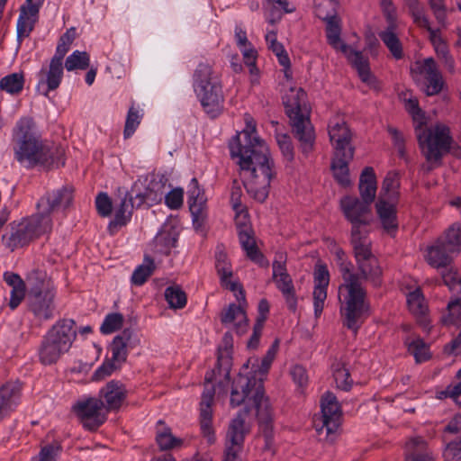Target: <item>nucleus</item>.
<instances>
[{"label":"nucleus","instance_id":"nucleus-1","mask_svg":"<svg viewBox=\"0 0 461 461\" xmlns=\"http://www.w3.org/2000/svg\"><path fill=\"white\" fill-rule=\"evenodd\" d=\"M245 128L241 133L245 136L246 145L241 147L238 142L239 136L230 143V153L237 159L240 169L245 174L247 192L257 201L264 202L269 194L271 181L276 177V171L271 158L268 146L257 134V123L254 118L244 115Z\"/></svg>","mask_w":461,"mask_h":461},{"label":"nucleus","instance_id":"nucleus-2","mask_svg":"<svg viewBox=\"0 0 461 461\" xmlns=\"http://www.w3.org/2000/svg\"><path fill=\"white\" fill-rule=\"evenodd\" d=\"M278 348L279 340L276 339L261 359L257 357H249L233 381L230 391V405L233 408L253 401L259 418L265 422L266 433H268V430L269 433L271 432L268 423L270 405L264 394L263 382L276 357ZM268 436L267 434V438Z\"/></svg>","mask_w":461,"mask_h":461},{"label":"nucleus","instance_id":"nucleus-3","mask_svg":"<svg viewBox=\"0 0 461 461\" xmlns=\"http://www.w3.org/2000/svg\"><path fill=\"white\" fill-rule=\"evenodd\" d=\"M334 254L343 278V283L339 287V299L341 303L340 312L343 321L349 330L357 332L363 319L369 312V306L366 302V292L345 252L335 246Z\"/></svg>","mask_w":461,"mask_h":461},{"label":"nucleus","instance_id":"nucleus-4","mask_svg":"<svg viewBox=\"0 0 461 461\" xmlns=\"http://www.w3.org/2000/svg\"><path fill=\"white\" fill-rule=\"evenodd\" d=\"M12 135L14 158L23 167L31 169L52 159L50 147L36 131L32 118H20Z\"/></svg>","mask_w":461,"mask_h":461},{"label":"nucleus","instance_id":"nucleus-5","mask_svg":"<svg viewBox=\"0 0 461 461\" xmlns=\"http://www.w3.org/2000/svg\"><path fill=\"white\" fill-rule=\"evenodd\" d=\"M405 108L415 123L420 147L427 161L433 164L439 163L443 154L450 148L451 137L448 127L436 124L428 130H422V126L426 124V116L419 107L416 98H409L405 103Z\"/></svg>","mask_w":461,"mask_h":461},{"label":"nucleus","instance_id":"nucleus-6","mask_svg":"<svg viewBox=\"0 0 461 461\" xmlns=\"http://www.w3.org/2000/svg\"><path fill=\"white\" fill-rule=\"evenodd\" d=\"M223 346L218 349V366L216 370L206 373L204 381L205 388L200 403V427L203 438L212 445L216 441L215 431L212 427V402L214 397V387L212 384L217 380V375L229 379L230 369V351L232 348V337L226 333L222 339Z\"/></svg>","mask_w":461,"mask_h":461},{"label":"nucleus","instance_id":"nucleus-7","mask_svg":"<svg viewBox=\"0 0 461 461\" xmlns=\"http://www.w3.org/2000/svg\"><path fill=\"white\" fill-rule=\"evenodd\" d=\"M285 112L303 153L308 155L315 143V131L310 120L311 108L302 88L291 87L283 97Z\"/></svg>","mask_w":461,"mask_h":461},{"label":"nucleus","instance_id":"nucleus-8","mask_svg":"<svg viewBox=\"0 0 461 461\" xmlns=\"http://www.w3.org/2000/svg\"><path fill=\"white\" fill-rule=\"evenodd\" d=\"M316 14L318 17L326 22V36L329 44L347 57L351 65L357 69L362 82L372 88H377V80L371 73L368 59L362 52L353 50L342 41L340 38V19L335 14H324L321 5L316 7Z\"/></svg>","mask_w":461,"mask_h":461},{"label":"nucleus","instance_id":"nucleus-9","mask_svg":"<svg viewBox=\"0 0 461 461\" xmlns=\"http://www.w3.org/2000/svg\"><path fill=\"white\" fill-rule=\"evenodd\" d=\"M194 90L209 116L214 118L221 113L224 103L222 86L210 65H198L194 74Z\"/></svg>","mask_w":461,"mask_h":461},{"label":"nucleus","instance_id":"nucleus-10","mask_svg":"<svg viewBox=\"0 0 461 461\" xmlns=\"http://www.w3.org/2000/svg\"><path fill=\"white\" fill-rule=\"evenodd\" d=\"M242 405V403L240 404ZM244 410L240 411L235 418H233L230 423L229 429L226 436L225 442V455L223 461H241L240 454L243 449V443L245 435L248 433L249 429L245 424L244 416L251 410H256V414L259 420V429L263 433L265 440V448L270 450L273 439V427H272V414L270 413V420L268 421L271 432L267 433L265 431V422L261 420L258 414V410L255 407L253 401L243 403Z\"/></svg>","mask_w":461,"mask_h":461},{"label":"nucleus","instance_id":"nucleus-11","mask_svg":"<svg viewBox=\"0 0 461 461\" xmlns=\"http://www.w3.org/2000/svg\"><path fill=\"white\" fill-rule=\"evenodd\" d=\"M77 331L73 320L65 319L57 321L44 336L39 350V357L43 365L56 363L67 353L75 339Z\"/></svg>","mask_w":461,"mask_h":461},{"label":"nucleus","instance_id":"nucleus-12","mask_svg":"<svg viewBox=\"0 0 461 461\" xmlns=\"http://www.w3.org/2000/svg\"><path fill=\"white\" fill-rule=\"evenodd\" d=\"M26 280L30 285L29 307L34 316L41 321L53 318L56 289L43 271L32 270Z\"/></svg>","mask_w":461,"mask_h":461},{"label":"nucleus","instance_id":"nucleus-13","mask_svg":"<svg viewBox=\"0 0 461 461\" xmlns=\"http://www.w3.org/2000/svg\"><path fill=\"white\" fill-rule=\"evenodd\" d=\"M52 230V223L37 213L14 221L9 224V231L3 235L2 241L10 250L28 245L31 241Z\"/></svg>","mask_w":461,"mask_h":461},{"label":"nucleus","instance_id":"nucleus-14","mask_svg":"<svg viewBox=\"0 0 461 461\" xmlns=\"http://www.w3.org/2000/svg\"><path fill=\"white\" fill-rule=\"evenodd\" d=\"M340 209L352 223L351 241L367 237L366 226L370 223V204L355 196H345L340 200Z\"/></svg>","mask_w":461,"mask_h":461},{"label":"nucleus","instance_id":"nucleus-15","mask_svg":"<svg viewBox=\"0 0 461 461\" xmlns=\"http://www.w3.org/2000/svg\"><path fill=\"white\" fill-rule=\"evenodd\" d=\"M355 258L360 275L364 279L369 281L373 285L377 286L381 284L382 268L378 259L370 250V240L368 237L351 241Z\"/></svg>","mask_w":461,"mask_h":461},{"label":"nucleus","instance_id":"nucleus-16","mask_svg":"<svg viewBox=\"0 0 461 461\" xmlns=\"http://www.w3.org/2000/svg\"><path fill=\"white\" fill-rule=\"evenodd\" d=\"M322 416L314 420V427L319 436L325 433L324 439L333 441L340 425L341 411L336 397L326 393L321 400Z\"/></svg>","mask_w":461,"mask_h":461},{"label":"nucleus","instance_id":"nucleus-17","mask_svg":"<svg viewBox=\"0 0 461 461\" xmlns=\"http://www.w3.org/2000/svg\"><path fill=\"white\" fill-rule=\"evenodd\" d=\"M72 410L79 419L83 427L88 430H95L99 428L107 418L104 403L95 397H82L78 399Z\"/></svg>","mask_w":461,"mask_h":461},{"label":"nucleus","instance_id":"nucleus-18","mask_svg":"<svg viewBox=\"0 0 461 461\" xmlns=\"http://www.w3.org/2000/svg\"><path fill=\"white\" fill-rule=\"evenodd\" d=\"M411 77L420 85L427 95H438L444 86V79L432 58L415 62Z\"/></svg>","mask_w":461,"mask_h":461},{"label":"nucleus","instance_id":"nucleus-19","mask_svg":"<svg viewBox=\"0 0 461 461\" xmlns=\"http://www.w3.org/2000/svg\"><path fill=\"white\" fill-rule=\"evenodd\" d=\"M328 133L334 153H346L348 158H354L352 132L342 116L336 115L330 120Z\"/></svg>","mask_w":461,"mask_h":461},{"label":"nucleus","instance_id":"nucleus-20","mask_svg":"<svg viewBox=\"0 0 461 461\" xmlns=\"http://www.w3.org/2000/svg\"><path fill=\"white\" fill-rule=\"evenodd\" d=\"M272 267V278L276 288L282 293L289 310L295 312L297 309V296L292 277L285 267V257L282 253L276 256Z\"/></svg>","mask_w":461,"mask_h":461},{"label":"nucleus","instance_id":"nucleus-21","mask_svg":"<svg viewBox=\"0 0 461 461\" xmlns=\"http://www.w3.org/2000/svg\"><path fill=\"white\" fill-rule=\"evenodd\" d=\"M238 303H230L221 313V323L230 329L236 330L238 334H242L248 327V317L246 314L247 301L245 292L241 288V294L239 292L233 293Z\"/></svg>","mask_w":461,"mask_h":461},{"label":"nucleus","instance_id":"nucleus-22","mask_svg":"<svg viewBox=\"0 0 461 461\" xmlns=\"http://www.w3.org/2000/svg\"><path fill=\"white\" fill-rule=\"evenodd\" d=\"M73 195L71 190L62 187L58 190L46 193L37 203V214L46 217L53 224L51 214L59 210L68 208L72 203Z\"/></svg>","mask_w":461,"mask_h":461},{"label":"nucleus","instance_id":"nucleus-23","mask_svg":"<svg viewBox=\"0 0 461 461\" xmlns=\"http://www.w3.org/2000/svg\"><path fill=\"white\" fill-rule=\"evenodd\" d=\"M63 78V62L50 59L46 68H42L38 73V84L36 90L39 94L48 96L50 91L56 90Z\"/></svg>","mask_w":461,"mask_h":461},{"label":"nucleus","instance_id":"nucleus-24","mask_svg":"<svg viewBox=\"0 0 461 461\" xmlns=\"http://www.w3.org/2000/svg\"><path fill=\"white\" fill-rule=\"evenodd\" d=\"M189 210L195 227H200L206 215V202L203 190L196 178H192L187 189Z\"/></svg>","mask_w":461,"mask_h":461},{"label":"nucleus","instance_id":"nucleus-25","mask_svg":"<svg viewBox=\"0 0 461 461\" xmlns=\"http://www.w3.org/2000/svg\"><path fill=\"white\" fill-rule=\"evenodd\" d=\"M215 268L220 277L221 285L232 293L241 294V284L233 277L231 264L223 248L218 246L215 252Z\"/></svg>","mask_w":461,"mask_h":461},{"label":"nucleus","instance_id":"nucleus-26","mask_svg":"<svg viewBox=\"0 0 461 461\" xmlns=\"http://www.w3.org/2000/svg\"><path fill=\"white\" fill-rule=\"evenodd\" d=\"M314 288L312 292L313 309L316 318L322 313L327 299V289L330 283V273L323 264H317L314 269Z\"/></svg>","mask_w":461,"mask_h":461},{"label":"nucleus","instance_id":"nucleus-27","mask_svg":"<svg viewBox=\"0 0 461 461\" xmlns=\"http://www.w3.org/2000/svg\"><path fill=\"white\" fill-rule=\"evenodd\" d=\"M167 179L164 176H157L152 178L144 192L136 193L131 198L132 205L136 203L137 206L146 204L152 206L160 203L166 193Z\"/></svg>","mask_w":461,"mask_h":461},{"label":"nucleus","instance_id":"nucleus-28","mask_svg":"<svg viewBox=\"0 0 461 461\" xmlns=\"http://www.w3.org/2000/svg\"><path fill=\"white\" fill-rule=\"evenodd\" d=\"M44 0H26L21 7L17 20V34L19 38L28 37L37 21L38 13Z\"/></svg>","mask_w":461,"mask_h":461},{"label":"nucleus","instance_id":"nucleus-29","mask_svg":"<svg viewBox=\"0 0 461 461\" xmlns=\"http://www.w3.org/2000/svg\"><path fill=\"white\" fill-rule=\"evenodd\" d=\"M248 222L249 217L246 220L240 219V221H236V224L239 229V240L248 258L254 262L261 264L263 261V256L256 246L255 239L252 235V230L248 225Z\"/></svg>","mask_w":461,"mask_h":461},{"label":"nucleus","instance_id":"nucleus-30","mask_svg":"<svg viewBox=\"0 0 461 461\" xmlns=\"http://www.w3.org/2000/svg\"><path fill=\"white\" fill-rule=\"evenodd\" d=\"M126 393L124 385L118 381L113 380L104 386L99 395L104 401L106 411L118 410L126 398Z\"/></svg>","mask_w":461,"mask_h":461},{"label":"nucleus","instance_id":"nucleus-31","mask_svg":"<svg viewBox=\"0 0 461 461\" xmlns=\"http://www.w3.org/2000/svg\"><path fill=\"white\" fill-rule=\"evenodd\" d=\"M397 201L378 198L375 209L383 228L388 233H394L398 228L396 216Z\"/></svg>","mask_w":461,"mask_h":461},{"label":"nucleus","instance_id":"nucleus-32","mask_svg":"<svg viewBox=\"0 0 461 461\" xmlns=\"http://www.w3.org/2000/svg\"><path fill=\"white\" fill-rule=\"evenodd\" d=\"M21 384L8 383L0 388V420L13 411L20 402Z\"/></svg>","mask_w":461,"mask_h":461},{"label":"nucleus","instance_id":"nucleus-33","mask_svg":"<svg viewBox=\"0 0 461 461\" xmlns=\"http://www.w3.org/2000/svg\"><path fill=\"white\" fill-rule=\"evenodd\" d=\"M404 461H435V456L427 442L420 437H415L405 445Z\"/></svg>","mask_w":461,"mask_h":461},{"label":"nucleus","instance_id":"nucleus-34","mask_svg":"<svg viewBox=\"0 0 461 461\" xmlns=\"http://www.w3.org/2000/svg\"><path fill=\"white\" fill-rule=\"evenodd\" d=\"M454 254L447 249L443 240H438L434 244L426 249L424 254L427 263L434 268L447 267L451 261V255Z\"/></svg>","mask_w":461,"mask_h":461},{"label":"nucleus","instance_id":"nucleus-35","mask_svg":"<svg viewBox=\"0 0 461 461\" xmlns=\"http://www.w3.org/2000/svg\"><path fill=\"white\" fill-rule=\"evenodd\" d=\"M177 241V233L172 227L164 226L155 236L152 242L154 253L167 255Z\"/></svg>","mask_w":461,"mask_h":461},{"label":"nucleus","instance_id":"nucleus-36","mask_svg":"<svg viewBox=\"0 0 461 461\" xmlns=\"http://www.w3.org/2000/svg\"><path fill=\"white\" fill-rule=\"evenodd\" d=\"M359 193L363 201L371 204L376 194V176L374 168L366 167L363 169L359 178Z\"/></svg>","mask_w":461,"mask_h":461},{"label":"nucleus","instance_id":"nucleus-37","mask_svg":"<svg viewBox=\"0 0 461 461\" xmlns=\"http://www.w3.org/2000/svg\"><path fill=\"white\" fill-rule=\"evenodd\" d=\"M4 279L6 284L12 287L9 306L12 310H14L25 297V283L19 275L12 272H5L4 274Z\"/></svg>","mask_w":461,"mask_h":461},{"label":"nucleus","instance_id":"nucleus-38","mask_svg":"<svg viewBox=\"0 0 461 461\" xmlns=\"http://www.w3.org/2000/svg\"><path fill=\"white\" fill-rule=\"evenodd\" d=\"M396 23L389 22L388 26L378 33L379 38L387 47L393 57L400 59L403 56L402 45L396 33Z\"/></svg>","mask_w":461,"mask_h":461},{"label":"nucleus","instance_id":"nucleus-39","mask_svg":"<svg viewBox=\"0 0 461 461\" xmlns=\"http://www.w3.org/2000/svg\"><path fill=\"white\" fill-rule=\"evenodd\" d=\"M353 158H348L346 153H334L331 162V171L334 178L342 186L350 185L348 164Z\"/></svg>","mask_w":461,"mask_h":461},{"label":"nucleus","instance_id":"nucleus-40","mask_svg":"<svg viewBox=\"0 0 461 461\" xmlns=\"http://www.w3.org/2000/svg\"><path fill=\"white\" fill-rule=\"evenodd\" d=\"M407 305L409 311L417 319H426L429 308L423 294L420 288H416L407 294Z\"/></svg>","mask_w":461,"mask_h":461},{"label":"nucleus","instance_id":"nucleus-41","mask_svg":"<svg viewBox=\"0 0 461 461\" xmlns=\"http://www.w3.org/2000/svg\"><path fill=\"white\" fill-rule=\"evenodd\" d=\"M404 343L408 352L414 357L417 363L424 362L430 357L429 346L420 337L409 336Z\"/></svg>","mask_w":461,"mask_h":461},{"label":"nucleus","instance_id":"nucleus-42","mask_svg":"<svg viewBox=\"0 0 461 461\" xmlns=\"http://www.w3.org/2000/svg\"><path fill=\"white\" fill-rule=\"evenodd\" d=\"M156 440L161 450L177 447L183 444V440L181 438H176L172 435L169 428L164 427L162 420L158 421Z\"/></svg>","mask_w":461,"mask_h":461},{"label":"nucleus","instance_id":"nucleus-43","mask_svg":"<svg viewBox=\"0 0 461 461\" xmlns=\"http://www.w3.org/2000/svg\"><path fill=\"white\" fill-rule=\"evenodd\" d=\"M400 183L397 173L391 171L385 176L378 198L398 201V188Z\"/></svg>","mask_w":461,"mask_h":461},{"label":"nucleus","instance_id":"nucleus-44","mask_svg":"<svg viewBox=\"0 0 461 461\" xmlns=\"http://www.w3.org/2000/svg\"><path fill=\"white\" fill-rule=\"evenodd\" d=\"M265 39L268 48L276 55L280 65H282L284 68H289V57L285 53L283 45L277 41L276 32L274 30L267 31Z\"/></svg>","mask_w":461,"mask_h":461},{"label":"nucleus","instance_id":"nucleus-45","mask_svg":"<svg viewBox=\"0 0 461 461\" xmlns=\"http://www.w3.org/2000/svg\"><path fill=\"white\" fill-rule=\"evenodd\" d=\"M447 326H461V298L451 300L447 303V312L441 318Z\"/></svg>","mask_w":461,"mask_h":461},{"label":"nucleus","instance_id":"nucleus-46","mask_svg":"<svg viewBox=\"0 0 461 461\" xmlns=\"http://www.w3.org/2000/svg\"><path fill=\"white\" fill-rule=\"evenodd\" d=\"M165 298L171 309H183L187 303L185 293L178 285L167 287Z\"/></svg>","mask_w":461,"mask_h":461},{"label":"nucleus","instance_id":"nucleus-47","mask_svg":"<svg viewBox=\"0 0 461 461\" xmlns=\"http://www.w3.org/2000/svg\"><path fill=\"white\" fill-rule=\"evenodd\" d=\"M129 339V335L124 332V336H116L111 345V359L119 366L126 360Z\"/></svg>","mask_w":461,"mask_h":461},{"label":"nucleus","instance_id":"nucleus-48","mask_svg":"<svg viewBox=\"0 0 461 461\" xmlns=\"http://www.w3.org/2000/svg\"><path fill=\"white\" fill-rule=\"evenodd\" d=\"M439 240H443L448 251L458 253L461 249V226L453 224Z\"/></svg>","mask_w":461,"mask_h":461},{"label":"nucleus","instance_id":"nucleus-49","mask_svg":"<svg viewBox=\"0 0 461 461\" xmlns=\"http://www.w3.org/2000/svg\"><path fill=\"white\" fill-rule=\"evenodd\" d=\"M23 75L22 73H13L4 77L0 80V88L8 94L15 95L23 90Z\"/></svg>","mask_w":461,"mask_h":461},{"label":"nucleus","instance_id":"nucleus-50","mask_svg":"<svg viewBox=\"0 0 461 461\" xmlns=\"http://www.w3.org/2000/svg\"><path fill=\"white\" fill-rule=\"evenodd\" d=\"M89 64L90 56L87 52L75 50L67 58L65 68L68 71L85 70L89 67Z\"/></svg>","mask_w":461,"mask_h":461},{"label":"nucleus","instance_id":"nucleus-51","mask_svg":"<svg viewBox=\"0 0 461 461\" xmlns=\"http://www.w3.org/2000/svg\"><path fill=\"white\" fill-rule=\"evenodd\" d=\"M406 5L411 14L414 23L423 29H429L430 23L425 14L424 7L419 0H406Z\"/></svg>","mask_w":461,"mask_h":461},{"label":"nucleus","instance_id":"nucleus-52","mask_svg":"<svg viewBox=\"0 0 461 461\" xmlns=\"http://www.w3.org/2000/svg\"><path fill=\"white\" fill-rule=\"evenodd\" d=\"M154 267V261L149 258H145L144 263L138 266L133 271L131 283L135 285H142L151 276Z\"/></svg>","mask_w":461,"mask_h":461},{"label":"nucleus","instance_id":"nucleus-53","mask_svg":"<svg viewBox=\"0 0 461 461\" xmlns=\"http://www.w3.org/2000/svg\"><path fill=\"white\" fill-rule=\"evenodd\" d=\"M241 196L242 188L237 182H234L230 192V203L236 212L235 221L246 220L248 218V212L241 203Z\"/></svg>","mask_w":461,"mask_h":461},{"label":"nucleus","instance_id":"nucleus-54","mask_svg":"<svg viewBox=\"0 0 461 461\" xmlns=\"http://www.w3.org/2000/svg\"><path fill=\"white\" fill-rule=\"evenodd\" d=\"M143 113L140 109L131 106L127 113L123 135L125 139H128L133 135L137 128L139 127Z\"/></svg>","mask_w":461,"mask_h":461},{"label":"nucleus","instance_id":"nucleus-55","mask_svg":"<svg viewBox=\"0 0 461 461\" xmlns=\"http://www.w3.org/2000/svg\"><path fill=\"white\" fill-rule=\"evenodd\" d=\"M75 36V29L71 28L64 33L58 43L56 48V52L54 56L51 58L52 59H56L58 61L63 62V59L67 52L68 51L70 45L74 41Z\"/></svg>","mask_w":461,"mask_h":461},{"label":"nucleus","instance_id":"nucleus-56","mask_svg":"<svg viewBox=\"0 0 461 461\" xmlns=\"http://www.w3.org/2000/svg\"><path fill=\"white\" fill-rule=\"evenodd\" d=\"M123 323V316L121 313L114 312L105 316L102 325L101 332L103 334H111L120 330Z\"/></svg>","mask_w":461,"mask_h":461},{"label":"nucleus","instance_id":"nucleus-57","mask_svg":"<svg viewBox=\"0 0 461 461\" xmlns=\"http://www.w3.org/2000/svg\"><path fill=\"white\" fill-rule=\"evenodd\" d=\"M60 453L58 444H49L42 447L40 452L32 456L30 461H57Z\"/></svg>","mask_w":461,"mask_h":461},{"label":"nucleus","instance_id":"nucleus-58","mask_svg":"<svg viewBox=\"0 0 461 461\" xmlns=\"http://www.w3.org/2000/svg\"><path fill=\"white\" fill-rule=\"evenodd\" d=\"M131 210L129 203L123 199L120 206L115 211L113 221L110 222V226H122L125 225L131 219Z\"/></svg>","mask_w":461,"mask_h":461},{"label":"nucleus","instance_id":"nucleus-59","mask_svg":"<svg viewBox=\"0 0 461 461\" xmlns=\"http://www.w3.org/2000/svg\"><path fill=\"white\" fill-rule=\"evenodd\" d=\"M165 203L172 210L180 208L184 201V191L182 188L172 189L167 194L165 193L164 197Z\"/></svg>","mask_w":461,"mask_h":461},{"label":"nucleus","instance_id":"nucleus-60","mask_svg":"<svg viewBox=\"0 0 461 461\" xmlns=\"http://www.w3.org/2000/svg\"><path fill=\"white\" fill-rule=\"evenodd\" d=\"M335 383L338 388L348 391L351 387L352 380L350 379L349 372L344 366L338 367L333 373Z\"/></svg>","mask_w":461,"mask_h":461},{"label":"nucleus","instance_id":"nucleus-61","mask_svg":"<svg viewBox=\"0 0 461 461\" xmlns=\"http://www.w3.org/2000/svg\"><path fill=\"white\" fill-rule=\"evenodd\" d=\"M290 375L294 383L299 387H304L307 385L309 376L304 366L296 364L291 366Z\"/></svg>","mask_w":461,"mask_h":461},{"label":"nucleus","instance_id":"nucleus-62","mask_svg":"<svg viewBox=\"0 0 461 461\" xmlns=\"http://www.w3.org/2000/svg\"><path fill=\"white\" fill-rule=\"evenodd\" d=\"M276 141L283 157L286 160L292 161L294 159V147L290 137L285 134H277Z\"/></svg>","mask_w":461,"mask_h":461},{"label":"nucleus","instance_id":"nucleus-63","mask_svg":"<svg viewBox=\"0 0 461 461\" xmlns=\"http://www.w3.org/2000/svg\"><path fill=\"white\" fill-rule=\"evenodd\" d=\"M120 366L112 359L104 361L94 373L93 380L101 381L111 375Z\"/></svg>","mask_w":461,"mask_h":461},{"label":"nucleus","instance_id":"nucleus-64","mask_svg":"<svg viewBox=\"0 0 461 461\" xmlns=\"http://www.w3.org/2000/svg\"><path fill=\"white\" fill-rule=\"evenodd\" d=\"M444 461H461V442H449L443 451Z\"/></svg>","mask_w":461,"mask_h":461}]
</instances>
